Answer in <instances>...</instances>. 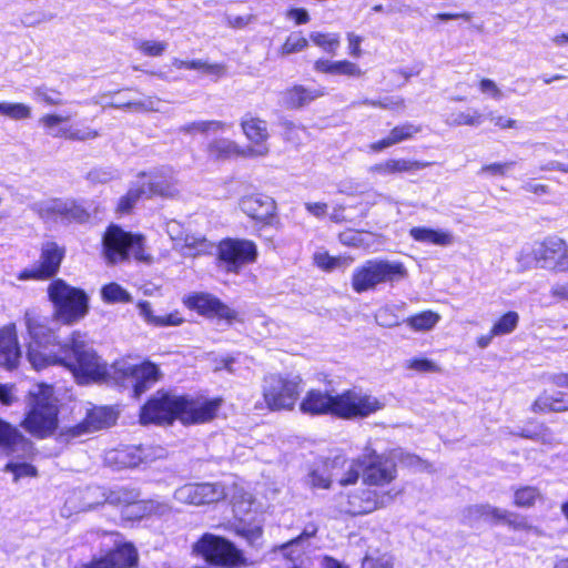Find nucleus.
Returning a JSON list of instances; mask_svg holds the SVG:
<instances>
[{"instance_id": "nucleus-19", "label": "nucleus", "mask_w": 568, "mask_h": 568, "mask_svg": "<svg viewBox=\"0 0 568 568\" xmlns=\"http://www.w3.org/2000/svg\"><path fill=\"white\" fill-rule=\"evenodd\" d=\"M38 214L44 220L61 217L69 222L84 223L89 220V212L71 200L52 199L36 204Z\"/></svg>"}, {"instance_id": "nucleus-3", "label": "nucleus", "mask_w": 568, "mask_h": 568, "mask_svg": "<svg viewBox=\"0 0 568 568\" xmlns=\"http://www.w3.org/2000/svg\"><path fill=\"white\" fill-rule=\"evenodd\" d=\"M386 460L366 449L361 458L348 462L345 457L337 455L332 458L331 473L341 486L355 484L363 473L364 481L368 485L379 486L388 483V469Z\"/></svg>"}, {"instance_id": "nucleus-39", "label": "nucleus", "mask_w": 568, "mask_h": 568, "mask_svg": "<svg viewBox=\"0 0 568 568\" xmlns=\"http://www.w3.org/2000/svg\"><path fill=\"white\" fill-rule=\"evenodd\" d=\"M213 247L204 236L199 234L185 233L180 245L175 247L184 256H196L207 253Z\"/></svg>"}, {"instance_id": "nucleus-20", "label": "nucleus", "mask_w": 568, "mask_h": 568, "mask_svg": "<svg viewBox=\"0 0 568 568\" xmlns=\"http://www.w3.org/2000/svg\"><path fill=\"white\" fill-rule=\"evenodd\" d=\"M138 550L131 542H123L106 555L94 557L90 562H82L74 568H128L138 562Z\"/></svg>"}, {"instance_id": "nucleus-35", "label": "nucleus", "mask_w": 568, "mask_h": 568, "mask_svg": "<svg viewBox=\"0 0 568 568\" xmlns=\"http://www.w3.org/2000/svg\"><path fill=\"white\" fill-rule=\"evenodd\" d=\"M377 495L375 489H366L362 496H349L348 505L343 506L341 511L353 516L371 513L378 506Z\"/></svg>"}, {"instance_id": "nucleus-29", "label": "nucleus", "mask_w": 568, "mask_h": 568, "mask_svg": "<svg viewBox=\"0 0 568 568\" xmlns=\"http://www.w3.org/2000/svg\"><path fill=\"white\" fill-rule=\"evenodd\" d=\"M144 449L141 446H123L105 453L104 462L113 469L133 468L145 459Z\"/></svg>"}, {"instance_id": "nucleus-5", "label": "nucleus", "mask_w": 568, "mask_h": 568, "mask_svg": "<svg viewBox=\"0 0 568 568\" xmlns=\"http://www.w3.org/2000/svg\"><path fill=\"white\" fill-rule=\"evenodd\" d=\"M48 294L54 305V316L64 324H73L88 313L85 293L62 280L53 281L48 287Z\"/></svg>"}, {"instance_id": "nucleus-38", "label": "nucleus", "mask_w": 568, "mask_h": 568, "mask_svg": "<svg viewBox=\"0 0 568 568\" xmlns=\"http://www.w3.org/2000/svg\"><path fill=\"white\" fill-rule=\"evenodd\" d=\"M316 71L322 73L332 74H344L348 77H361L363 71L356 63L347 60L343 61H329V60H317L314 64Z\"/></svg>"}, {"instance_id": "nucleus-22", "label": "nucleus", "mask_w": 568, "mask_h": 568, "mask_svg": "<svg viewBox=\"0 0 568 568\" xmlns=\"http://www.w3.org/2000/svg\"><path fill=\"white\" fill-rule=\"evenodd\" d=\"M239 207L248 217L271 225L276 214L275 201L264 194L244 195L239 201Z\"/></svg>"}, {"instance_id": "nucleus-21", "label": "nucleus", "mask_w": 568, "mask_h": 568, "mask_svg": "<svg viewBox=\"0 0 568 568\" xmlns=\"http://www.w3.org/2000/svg\"><path fill=\"white\" fill-rule=\"evenodd\" d=\"M180 420L183 424H200L212 420L220 406V399H201L182 396Z\"/></svg>"}, {"instance_id": "nucleus-23", "label": "nucleus", "mask_w": 568, "mask_h": 568, "mask_svg": "<svg viewBox=\"0 0 568 568\" xmlns=\"http://www.w3.org/2000/svg\"><path fill=\"white\" fill-rule=\"evenodd\" d=\"M64 251L55 243L49 242L42 246L38 264L26 270L21 278H48L53 276L62 262Z\"/></svg>"}, {"instance_id": "nucleus-64", "label": "nucleus", "mask_w": 568, "mask_h": 568, "mask_svg": "<svg viewBox=\"0 0 568 568\" xmlns=\"http://www.w3.org/2000/svg\"><path fill=\"white\" fill-rule=\"evenodd\" d=\"M425 163L410 160H393V172H412L425 168Z\"/></svg>"}, {"instance_id": "nucleus-28", "label": "nucleus", "mask_w": 568, "mask_h": 568, "mask_svg": "<svg viewBox=\"0 0 568 568\" xmlns=\"http://www.w3.org/2000/svg\"><path fill=\"white\" fill-rule=\"evenodd\" d=\"M139 494L135 490L126 488H118L110 490L105 495V503L111 505H135L139 509L143 508L149 514L164 515L170 511V506L166 503L150 500L140 505L136 503Z\"/></svg>"}, {"instance_id": "nucleus-25", "label": "nucleus", "mask_w": 568, "mask_h": 568, "mask_svg": "<svg viewBox=\"0 0 568 568\" xmlns=\"http://www.w3.org/2000/svg\"><path fill=\"white\" fill-rule=\"evenodd\" d=\"M185 305L205 316H217L227 321L236 318V312L213 295L200 293L189 296Z\"/></svg>"}, {"instance_id": "nucleus-37", "label": "nucleus", "mask_w": 568, "mask_h": 568, "mask_svg": "<svg viewBox=\"0 0 568 568\" xmlns=\"http://www.w3.org/2000/svg\"><path fill=\"white\" fill-rule=\"evenodd\" d=\"M136 307L139 311V315L149 325H153L156 327H164V326H179L183 323V318L179 315L178 312L166 314L163 316L154 315L152 305L148 301H140L136 304Z\"/></svg>"}, {"instance_id": "nucleus-30", "label": "nucleus", "mask_w": 568, "mask_h": 568, "mask_svg": "<svg viewBox=\"0 0 568 568\" xmlns=\"http://www.w3.org/2000/svg\"><path fill=\"white\" fill-rule=\"evenodd\" d=\"M0 448L8 455H12L19 449L28 454L31 452L32 445L16 427L0 418Z\"/></svg>"}, {"instance_id": "nucleus-63", "label": "nucleus", "mask_w": 568, "mask_h": 568, "mask_svg": "<svg viewBox=\"0 0 568 568\" xmlns=\"http://www.w3.org/2000/svg\"><path fill=\"white\" fill-rule=\"evenodd\" d=\"M478 89L481 93L489 94L494 99H500L503 95L496 82L488 78H483L479 80Z\"/></svg>"}, {"instance_id": "nucleus-9", "label": "nucleus", "mask_w": 568, "mask_h": 568, "mask_svg": "<svg viewBox=\"0 0 568 568\" xmlns=\"http://www.w3.org/2000/svg\"><path fill=\"white\" fill-rule=\"evenodd\" d=\"M26 325L31 337L27 357L32 367L39 371L53 365L54 355H59V351L50 349L51 346H54V333L30 313L26 314Z\"/></svg>"}, {"instance_id": "nucleus-61", "label": "nucleus", "mask_w": 568, "mask_h": 568, "mask_svg": "<svg viewBox=\"0 0 568 568\" xmlns=\"http://www.w3.org/2000/svg\"><path fill=\"white\" fill-rule=\"evenodd\" d=\"M34 95L41 101L45 102L50 105H59L61 104V99L59 98V93L53 90H50L45 87H39L34 90Z\"/></svg>"}, {"instance_id": "nucleus-6", "label": "nucleus", "mask_w": 568, "mask_h": 568, "mask_svg": "<svg viewBox=\"0 0 568 568\" xmlns=\"http://www.w3.org/2000/svg\"><path fill=\"white\" fill-rule=\"evenodd\" d=\"M144 237L140 234H132L123 231L116 225H111L103 235V255L111 263L126 260L130 255L138 261H150L145 253Z\"/></svg>"}, {"instance_id": "nucleus-13", "label": "nucleus", "mask_w": 568, "mask_h": 568, "mask_svg": "<svg viewBox=\"0 0 568 568\" xmlns=\"http://www.w3.org/2000/svg\"><path fill=\"white\" fill-rule=\"evenodd\" d=\"M182 396L173 395L162 390L156 394L142 407L140 419L143 424L149 423H172L180 420L182 410Z\"/></svg>"}, {"instance_id": "nucleus-17", "label": "nucleus", "mask_w": 568, "mask_h": 568, "mask_svg": "<svg viewBox=\"0 0 568 568\" xmlns=\"http://www.w3.org/2000/svg\"><path fill=\"white\" fill-rule=\"evenodd\" d=\"M219 256L229 272H239L242 266L255 262L257 248L248 240H225L219 246Z\"/></svg>"}, {"instance_id": "nucleus-16", "label": "nucleus", "mask_w": 568, "mask_h": 568, "mask_svg": "<svg viewBox=\"0 0 568 568\" xmlns=\"http://www.w3.org/2000/svg\"><path fill=\"white\" fill-rule=\"evenodd\" d=\"M390 276V263L384 260H368L354 268L351 285L356 293H364L385 283Z\"/></svg>"}, {"instance_id": "nucleus-7", "label": "nucleus", "mask_w": 568, "mask_h": 568, "mask_svg": "<svg viewBox=\"0 0 568 568\" xmlns=\"http://www.w3.org/2000/svg\"><path fill=\"white\" fill-rule=\"evenodd\" d=\"M520 262L549 270L552 273H568V242L550 234L535 243L529 253L521 254Z\"/></svg>"}, {"instance_id": "nucleus-33", "label": "nucleus", "mask_w": 568, "mask_h": 568, "mask_svg": "<svg viewBox=\"0 0 568 568\" xmlns=\"http://www.w3.org/2000/svg\"><path fill=\"white\" fill-rule=\"evenodd\" d=\"M20 351L14 329L6 327L0 331V365L12 368L17 365Z\"/></svg>"}, {"instance_id": "nucleus-31", "label": "nucleus", "mask_w": 568, "mask_h": 568, "mask_svg": "<svg viewBox=\"0 0 568 568\" xmlns=\"http://www.w3.org/2000/svg\"><path fill=\"white\" fill-rule=\"evenodd\" d=\"M207 156L214 161H226L233 158H248L245 148L226 138L213 139L206 146Z\"/></svg>"}, {"instance_id": "nucleus-57", "label": "nucleus", "mask_w": 568, "mask_h": 568, "mask_svg": "<svg viewBox=\"0 0 568 568\" xmlns=\"http://www.w3.org/2000/svg\"><path fill=\"white\" fill-rule=\"evenodd\" d=\"M308 45L306 38L297 34H291L282 47V54L287 55L294 52H300Z\"/></svg>"}, {"instance_id": "nucleus-26", "label": "nucleus", "mask_w": 568, "mask_h": 568, "mask_svg": "<svg viewBox=\"0 0 568 568\" xmlns=\"http://www.w3.org/2000/svg\"><path fill=\"white\" fill-rule=\"evenodd\" d=\"M560 388L544 389L530 404V412L537 415L568 412V392Z\"/></svg>"}, {"instance_id": "nucleus-2", "label": "nucleus", "mask_w": 568, "mask_h": 568, "mask_svg": "<svg viewBox=\"0 0 568 568\" xmlns=\"http://www.w3.org/2000/svg\"><path fill=\"white\" fill-rule=\"evenodd\" d=\"M67 367L79 383L100 381L106 375V366L100 357L85 345L80 332L72 333L70 339L59 346L53 365Z\"/></svg>"}, {"instance_id": "nucleus-18", "label": "nucleus", "mask_w": 568, "mask_h": 568, "mask_svg": "<svg viewBox=\"0 0 568 568\" xmlns=\"http://www.w3.org/2000/svg\"><path fill=\"white\" fill-rule=\"evenodd\" d=\"M240 125L245 138L252 143L245 148L248 159L266 156L270 153L267 144L270 133L266 121L247 113L241 118Z\"/></svg>"}, {"instance_id": "nucleus-32", "label": "nucleus", "mask_w": 568, "mask_h": 568, "mask_svg": "<svg viewBox=\"0 0 568 568\" xmlns=\"http://www.w3.org/2000/svg\"><path fill=\"white\" fill-rule=\"evenodd\" d=\"M323 95H325L323 88L311 90L303 85H295L282 93V101L287 109H300Z\"/></svg>"}, {"instance_id": "nucleus-24", "label": "nucleus", "mask_w": 568, "mask_h": 568, "mask_svg": "<svg viewBox=\"0 0 568 568\" xmlns=\"http://www.w3.org/2000/svg\"><path fill=\"white\" fill-rule=\"evenodd\" d=\"M116 420L115 412L106 406H93L87 408L84 419L71 428L72 436H81L87 433L110 427Z\"/></svg>"}, {"instance_id": "nucleus-46", "label": "nucleus", "mask_w": 568, "mask_h": 568, "mask_svg": "<svg viewBox=\"0 0 568 568\" xmlns=\"http://www.w3.org/2000/svg\"><path fill=\"white\" fill-rule=\"evenodd\" d=\"M314 262L324 271H333L351 266L354 258L352 256H331L327 252H317L314 254Z\"/></svg>"}, {"instance_id": "nucleus-45", "label": "nucleus", "mask_w": 568, "mask_h": 568, "mask_svg": "<svg viewBox=\"0 0 568 568\" xmlns=\"http://www.w3.org/2000/svg\"><path fill=\"white\" fill-rule=\"evenodd\" d=\"M519 314L516 311L503 313L490 326L493 334L505 336L514 333L519 324Z\"/></svg>"}, {"instance_id": "nucleus-62", "label": "nucleus", "mask_w": 568, "mask_h": 568, "mask_svg": "<svg viewBox=\"0 0 568 568\" xmlns=\"http://www.w3.org/2000/svg\"><path fill=\"white\" fill-rule=\"evenodd\" d=\"M166 233L170 239L174 242V248L181 244L184 234L186 233L183 226L175 220H171L166 223Z\"/></svg>"}, {"instance_id": "nucleus-36", "label": "nucleus", "mask_w": 568, "mask_h": 568, "mask_svg": "<svg viewBox=\"0 0 568 568\" xmlns=\"http://www.w3.org/2000/svg\"><path fill=\"white\" fill-rule=\"evenodd\" d=\"M517 435L520 438L539 442L545 445H552L555 443L551 429L544 422L535 418L528 419L518 430Z\"/></svg>"}, {"instance_id": "nucleus-34", "label": "nucleus", "mask_w": 568, "mask_h": 568, "mask_svg": "<svg viewBox=\"0 0 568 568\" xmlns=\"http://www.w3.org/2000/svg\"><path fill=\"white\" fill-rule=\"evenodd\" d=\"M410 237L419 243L433 244L438 246H448L454 237L448 231L430 229L426 226H414L409 230Z\"/></svg>"}, {"instance_id": "nucleus-54", "label": "nucleus", "mask_w": 568, "mask_h": 568, "mask_svg": "<svg viewBox=\"0 0 568 568\" xmlns=\"http://www.w3.org/2000/svg\"><path fill=\"white\" fill-rule=\"evenodd\" d=\"M515 165L514 161L506 162H494L484 164L479 169V174L487 176H500L504 178L508 174V171Z\"/></svg>"}, {"instance_id": "nucleus-59", "label": "nucleus", "mask_w": 568, "mask_h": 568, "mask_svg": "<svg viewBox=\"0 0 568 568\" xmlns=\"http://www.w3.org/2000/svg\"><path fill=\"white\" fill-rule=\"evenodd\" d=\"M237 535L245 538L251 545H256L262 538V527L261 526H242L236 529Z\"/></svg>"}, {"instance_id": "nucleus-14", "label": "nucleus", "mask_w": 568, "mask_h": 568, "mask_svg": "<svg viewBox=\"0 0 568 568\" xmlns=\"http://www.w3.org/2000/svg\"><path fill=\"white\" fill-rule=\"evenodd\" d=\"M227 496L221 483H189L174 491L175 500L194 506L219 503Z\"/></svg>"}, {"instance_id": "nucleus-4", "label": "nucleus", "mask_w": 568, "mask_h": 568, "mask_svg": "<svg viewBox=\"0 0 568 568\" xmlns=\"http://www.w3.org/2000/svg\"><path fill=\"white\" fill-rule=\"evenodd\" d=\"M58 413L52 386L37 384L29 390L28 413L22 427L38 437L51 435L58 427Z\"/></svg>"}, {"instance_id": "nucleus-60", "label": "nucleus", "mask_w": 568, "mask_h": 568, "mask_svg": "<svg viewBox=\"0 0 568 568\" xmlns=\"http://www.w3.org/2000/svg\"><path fill=\"white\" fill-rule=\"evenodd\" d=\"M190 69L193 70H203L206 73H212L216 75H223L225 73V67L222 64H210L202 60H192L190 61Z\"/></svg>"}, {"instance_id": "nucleus-56", "label": "nucleus", "mask_w": 568, "mask_h": 568, "mask_svg": "<svg viewBox=\"0 0 568 568\" xmlns=\"http://www.w3.org/2000/svg\"><path fill=\"white\" fill-rule=\"evenodd\" d=\"M161 103V99L158 97H146L136 101H129L126 105L132 108L134 111L142 112H159V104Z\"/></svg>"}, {"instance_id": "nucleus-43", "label": "nucleus", "mask_w": 568, "mask_h": 568, "mask_svg": "<svg viewBox=\"0 0 568 568\" xmlns=\"http://www.w3.org/2000/svg\"><path fill=\"white\" fill-rule=\"evenodd\" d=\"M332 458L325 459L321 466L308 474V485L313 488L327 489L332 481H335L331 473Z\"/></svg>"}, {"instance_id": "nucleus-52", "label": "nucleus", "mask_w": 568, "mask_h": 568, "mask_svg": "<svg viewBox=\"0 0 568 568\" xmlns=\"http://www.w3.org/2000/svg\"><path fill=\"white\" fill-rule=\"evenodd\" d=\"M422 131L420 124L402 123L393 126V144L413 139Z\"/></svg>"}, {"instance_id": "nucleus-49", "label": "nucleus", "mask_w": 568, "mask_h": 568, "mask_svg": "<svg viewBox=\"0 0 568 568\" xmlns=\"http://www.w3.org/2000/svg\"><path fill=\"white\" fill-rule=\"evenodd\" d=\"M0 114L11 120H26L31 118V108L20 102H0Z\"/></svg>"}, {"instance_id": "nucleus-1", "label": "nucleus", "mask_w": 568, "mask_h": 568, "mask_svg": "<svg viewBox=\"0 0 568 568\" xmlns=\"http://www.w3.org/2000/svg\"><path fill=\"white\" fill-rule=\"evenodd\" d=\"M382 408L381 402L361 389H346L339 394L310 389L300 409L308 415H333L343 419L364 418Z\"/></svg>"}, {"instance_id": "nucleus-42", "label": "nucleus", "mask_w": 568, "mask_h": 568, "mask_svg": "<svg viewBox=\"0 0 568 568\" xmlns=\"http://www.w3.org/2000/svg\"><path fill=\"white\" fill-rule=\"evenodd\" d=\"M484 121V114L478 110L463 112L452 110L446 114V123L453 126H478Z\"/></svg>"}, {"instance_id": "nucleus-53", "label": "nucleus", "mask_w": 568, "mask_h": 568, "mask_svg": "<svg viewBox=\"0 0 568 568\" xmlns=\"http://www.w3.org/2000/svg\"><path fill=\"white\" fill-rule=\"evenodd\" d=\"M118 176V170L112 166L93 168L87 175L88 180L92 183H108Z\"/></svg>"}, {"instance_id": "nucleus-12", "label": "nucleus", "mask_w": 568, "mask_h": 568, "mask_svg": "<svg viewBox=\"0 0 568 568\" xmlns=\"http://www.w3.org/2000/svg\"><path fill=\"white\" fill-rule=\"evenodd\" d=\"M112 371L114 379L129 382L132 385L135 397L141 396L160 378L159 368L151 362L136 365L128 361H119L112 365Z\"/></svg>"}, {"instance_id": "nucleus-15", "label": "nucleus", "mask_w": 568, "mask_h": 568, "mask_svg": "<svg viewBox=\"0 0 568 568\" xmlns=\"http://www.w3.org/2000/svg\"><path fill=\"white\" fill-rule=\"evenodd\" d=\"M138 178H148L141 185L143 194L148 197L175 199L180 195L179 180L172 168L163 166L149 173L140 172Z\"/></svg>"}, {"instance_id": "nucleus-41", "label": "nucleus", "mask_w": 568, "mask_h": 568, "mask_svg": "<svg viewBox=\"0 0 568 568\" xmlns=\"http://www.w3.org/2000/svg\"><path fill=\"white\" fill-rule=\"evenodd\" d=\"M540 497L538 487L530 485L518 486L513 491V505L517 508H531Z\"/></svg>"}, {"instance_id": "nucleus-51", "label": "nucleus", "mask_w": 568, "mask_h": 568, "mask_svg": "<svg viewBox=\"0 0 568 568\" xmlns=\"http://www.w3.org/2000/svg\"><path fill=\"white\" fill-rule=\"evenodd\" d=\"M310 39L315 45L328 53H335L339 45V37L337 34L312 32Z\"/></svg>"}, {"instance_id": "nucleus-11", "label": "nucleus", "mask_w": 568, "mask_h": 568, "mask_svg": "<svg viewBox=\"0 0 568 568\" xmlns=\"http://www.w3.org/2000/svg\"><path fill=\"white\" fill-rule=\"evenodd\" d=\"M70 116L57 113H47L39 119L44 133L54 139H64L73 142H88L100 136L99 130L89 125L70 124Z\"/></svg>"}, {"instance_id": "nucleus-47", "label": "nucleus", "mask_w": 568, "mask_h": 568, "mask_svg": "<svg viewBox=\"0 0 568 568\" xmlns=\"http://www.w3.org/2000/svg\"><path fill=\"white\" fill-rule=\"evenodd\" d=\"M101 297L105 303H130L132 302L131 294L118 283L105 284L101 288Z\"/></svg>"}, {"instance_id": "nucleus-8", "label": "nucleus", "mask_w": 568, "mask_h": 568, "mask_svg": "<svg viewBox=\"0 0 568 568\" xmlns=\"http://www.w3.org/2000/svg\"><path fill=\"white\" fill-rule=\"evenodd\" d=\"M302 378L298 375L271 374L264 377L262 394L272 412L292 410L301 395Z\"/></svg>"}, {"instance_id": "nucleus-50", "label": "nucleus", "mask_w": 568, "mask_h": 568, "mask_svg": "<svg viewBox=\"0 0 568 568\" xmlns=\"http://www.w3.org/2000/svg\"><path fill=\"white\" fill-rule=\"evenodd\" d=\"M168 42L156 40H136L134 48L145 57H161L168 49Z\"/></svg>"}, {"instance_id": "nucleus-40", "label": "nucleus", "mask_w": 568, "mask_h": 568, "mask_svg": "<svg viewBox=\"0 0 568 568\" xmlns=\"http://www.w3.org/2000/svg\"><path fill=\"white\" fill-rule=\"evenodd\" d=\"M440 321L439 313L425 310L408 316L404 322L415 332H427L433 329Z\"/></svg>"}, {"instance_id": "nucleus-27", "label": "nucleus", "mask_w": 568, "mask_h": 568, "mask_svg": "<svg viewBox=\"0 0 568 568\" xmlns=\"http://www.w3.org/2000/svg\"><path fill=\"white\" fill-rule=\"evenodd\" d=\"M486 523L490 526L505 525L509 530L520 534L536 532V527L529 521L525 515L503 509L490 505Z\"/></svg>"}, {"instance_id": "nucleus-10", "label": "nucleus", "mask_w": 568, "mask_h": 568, "mask_svg": "<svg viewBox=\"0 0 568 568\" xmlns=\"http://www.w3.org/2000/svg\"><path fill=\"white\" fill-rule=\"evenodd\" d=\"M194 551L207 562L219 567H235L245 564L242 551L233 542L213 534H204L194 544Z\"/></svg>"}, {"instance_id": "nucleus-48", "label": "nucleus", "mask_w": 568, "mask_h": 568, "mask_svg": "<svg viewBox=\"0 0 568 568\" xmlns=\"http://www.w3.org/2000/svg\"><path fill=\"white\" fill-rule=\"evenodd\" d=\"M3 471L13 475V483H18L22 478H33L38 476V470L33 465L19 460H10L4 465Z\"/></svg>"}, {"instance_id": "nucleus-58", "label": "nucleus", "mask_w": 568, "mask_h": 568, "mask_svg": "<svg viewBox=\"0 0 568 568\" xmlns=\"http://www.w3.org/2000/svg\"><path fill=\"white\" fill-rule=\"evenodd\" d=\"M490 504H476L468 506L465 509V516L469 521L483 520L486 523L487 515H489Z\"/></svg>"}, {"instance_id": "nucleus-55", "label": "nucleus", "mask_w": 568, "mask_h": 568, "mask_svg": "<svg viewBox=\"0 0 568 568\" xmlns=\"http://www.w3.org/2000/svg\"><path fill=\"white\" fill-rule=\"evenodd\" d=\"M142 195L144 194L141 186L138 189H130L125 195L120 197L116 209L118 212L129 213Z\"/></svg>"}, {"instance_id": "nucleus-44", "label": "nucleus", "mask_w": 568, "mask_h": 568, "mask_svg": "<svg viewBox=\"0 0 568 568\" xmlns=\"http://www.w3.org/2000/svg\"><path fill=\"white\" fill-rule=\"evenodd\" d=\"M339 241L342 244L346 246L369 248L374 242L375 236L365 231H356V230H347L339 234Z\"/></svg>"}]
</instances>
